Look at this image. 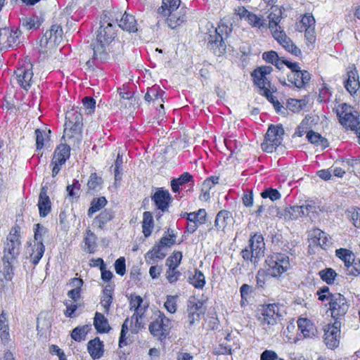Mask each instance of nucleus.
Here are the masks:
<instances>
[{"mask_svg":"<svg viewBox=\"0 0 360 360\" xmlns=\"http://www.w3.org/2000/svg\"><path fill=\"white\" fill-rule=\"evenodd\" d=\"M58 22H55L51 29L46 32L39 42V46L44 53H51L63 40V30L68 31L69 18L65 13H61Z\"/></svg>","mask_w":360,"mask_h":360,"instance_id":"1","label":"nucleus"},{"mask_svg":"<svg viewBox=\"0 0 360 360\" xmlns=\"http://www.w3.org/2000/svg\"><path fill=\"white\" fill-rule=\"evenodd\" d=\"M58 22H55L51 29L46 32L39 42V46L44 53H51L63 40V30L68 31L69 18L65 13H61Z\"/></svg>","mask_w":360,"mask_h":360,"instance_id":"2","label":"nucleus"},{"mask_svg":"<svg viewBox=\"0 0 360 360\" xmlns=\"http://www.w3.org/2000/svg\"><path fill=\"white\" fill-rule=\"evenodd\" d=\"M281 9L278 8H272V11L268 15L269 28L273 35V37L288 52L295 56L301 54L300 49L297 47L292 41L286 35L285 32L278 25L282 18Z\"/></svg>","mask_w":360,"mask_h":360,"instance_id":"3","label":"nucleus"},{"mask_svg":"<svg viewBox=\"0 0 360 360\" xmlns=\"http://www.w3.org/2000/svg\"><path fill=\"white\" fill-rule=\"evenodd\" d=\"M284 136V129L281 125H271L264 138V142L261 144L263 151L273 153L282 144Z\"/></svg>","mask_w":360,"mask_h":360,"instance_id":"4","label":"nucleus"},{"mask_svg":"<svg viewBox=\"0 0 360 360\" xmlns=\"http://www.w3.org/2000/svg\"><path fill=\"white\" fill-rule=\"evenodd\" d=\"M266 262L269 266L268 274L274 277L280 276L290 267L288 256L282 253H274L269 256Z\"/></svg>","mask_w":360,"mask_h":360,"instance_id":"5","label":"nucleus"},{"mask_svg":"<svg viewBox=\"0 0 360 360\" xmlns=\"http://www.w3.org/2000/svg\"><path fill=\"white\" fill-rule=\"evenodd\" d=\"M35 226L34 241L31 247L32 252L30 253V259L34 264H38L44 253L45 247L43 244L42 236L47 231L46 229L39 224H36Z\"/></svg>","mask_w":360,"mask_h":360,"instance_id":"6","label":"nucleus"},{"mask_svg":"<svg viewBox=\"0 0 360 360\" xmlns=\"http://www.w3.org/2000/svg\"><path fill=\"white\" fill-rule=\"evenodd\" d=\"M67 121L65 123L63 137H73L75 135H79L82 126V117L81 113L72 110L65 115Z\"/></svg>","mask_w":360,"mask_h":360,"instance_id":"7","label":"nucleus"},{"mask_svg":"<svg viewBox=\"0 0 360 360\" xmlns=\"http://www.w3.org/2000/svg\"><path fill=\"white\" fill-rule=\"evenodd\" d=\"M172 328V322L166 316L160 313L158 317L149 325V331L158 339L165 338Z\"/></svg>","mask_w":360,"mask_h":360,"instance_id":"8","label":"nucleus"},{"mask_svg":"<svg viewBox=\"0 0 360 360\" xmlns=\"http://www.w3.org/2000/svg\"><path fill=\"white\" fill-rule=\"evenodd\" d=\"M341 323L335 321L332 324L325 326L323 330V340L326 346L333 349L340 344Z\"/></svg>","mask_w":360,"mask_h":360,"instance_id":"9","label":"nucleus"},{"mask_svg":"<svg viewBox=\"0 0 360 360\" xmlns=\"http://www.w3.org/2000/svg\"><path fill=\"white\" fill-rule=\"evenodd\" d=\"M20 245L19 234L17 230H15L14 233L11 232L7 237V242L4 249V259L6 260L8 264L11 260L15 259L18 255Z\"/></svg>","mask_w":360,"mask_h":360,"instance_id":"10","label":"nucleus"},{"mask_svg":"<svg viewBox=\"0 0 360 360\" xmlns=\"http://www.w3.org/2000/svg\"><path fill=\"white\" fill-rule=\"evenodd\" d=\"M279 316L278 305L270 304L262 309L258 319L264 328L268 330L277 323Z\"/></svg>","mask_w":360,"mask_h":360,"instance_id":"11","label":"nucleus"},{"mask_svg":"<svg viewBox=\"0 0 360 360\" xmlns=\"http://www.w3.org/2000/svg\"><path fill=\"white\" fill-rule=\"evenodd\" d=\"M329 304L331 315L335 319L345 316L349 309L346 298L340 293L331 295Z\"/></svg>","mask_w":360,"mask_h":360,"instance_id":"12","label":"nucleus"},{"mask_svg":"<svg viewBox=\"0 0 360 360\" xmlns=\"http://www.w3.org/2000/svg\"><path fill=\"white\" fill-rule=\"evenodd\" d=\"M113 18L122 30L129 32H138L139 31L134 15L127 12L122 14V12L117 11L114 13Z\"/></svg>","mask_w":360,"mask_h":360,"instance_id":"13","label":"nucleus"},{"mask_svg":"<svg viewBox=\"0 0 360 360\" xmlns=\"http://www.w3.org/2000/svg\"><path fill=\"white\" fill-rule=\"evenodd\" d=\"M105 16L101 22V25L98 30L96 39L103 43L110 44L115 37V31L113 26V22H109L105 20Z\"/></svg>","mask_w":360,"mask_h":360,"instance_id":"14","label":"nucleus"},{"mask_svg":"<svg viewBox=\"0 0 360 360\" xmlns=\"http://www.w3.org/2000/svg\"><path fill=\"white\" fill-rule=\"evenodd\" d=\"M272 71L271 66H262L256 69L252 73L254 83L259 88V93L270 88V82L267 75Z\"/></svg>","mask_w":360,"mask_h":360,"instance_id":"15","label":"nucleus"},{"mask_svg":"<svg viewBox=\"0 0 360 360\" xmlns=\"http://www.w3.org/2000/svg\"><path fill=\"white\" fill-rule=\"evenodd\" d=\"M338 115L339 116L341 124L352 130L356 129L359 124L358 118L352 112L349 106L343 104L341 107V110H338Z\"/></svg>","mask_w":360,"mask_h":360,"instance_id":"16","label":"nucleus"},{"mask_svg":"<svg viewBox=\"0 0 360 360\" xmlns=\"http://www.w3.org/2000/svg\"><path fill=\"white\" fill-rule=\"evenodd\" d=\"M188 323L189 326L198 323L205 312V308L200 302L189 301L187 306Z\"/></svg>","mask_w":360,"mask_h":360,"instance_id":"17","label":"nucleus"},{"mask_svg":"<svg viewBox=\"0 0 360 360\" xmlns=\"http://www.w3.org/2000/svg\"><path fill=\"white\" fill-rule=\"evenodd\" d=\"M15 75L18 83L25 90H27L34 82L32 65H30L29 68H18L15 72Z\"/></svg>","mask_w":360,"mask_h":360,"instance_id":"18","label":"nucleus"},{"mask_svg":"<svg viewBox=\"0 0 360 360\" xmlns=\"http://www.w3.org/2000/svg\"><path fill=\"white\" fill-rule=\"evenodd\" d=\"M93 51V59H105L108 53L112 52V46L110 44L100 42L97 39L88 49L89 51Z\"/></svg>","mask_w":360,"mask_h":360,"instance_id":"19","label":"nucleus"},{"mask_svg":"<svg viewBox=\"0 0 360 360\" xmlns=\"http://www.w3.org/2000/svg\"><path fill=\"white\" fill-rule=\"evenodd\" d=\"M311 243L326 249L331 244L330 239L327 234L319 229H314L309 233Z\"/></svg>","mask_w":360,"mask_h":360,"instance_id":"20","label":"nucleus"},{"mask_svg":"<svg viewBox=\"0 0 360 360\" xmlns=\"http://www.w3.org/2000/svg\"><path fill=\"white\" fill-rule=\"evenodd\" d=\"M311 75L307 70L292 72L288 76V81L297 88H302L309 82Z\"/></svg>","mask_w":360,"mask_h":360,"instance_id":"21","label":"nucleus"},{"mask_svg":"<svg viewBox=\"0 0 360 360\" xmlns=\"http://www.w3.org/2000/svg\"><path fill=\"white\" fill-rule=\"evenodd\" d=\"M143 299L141 296L136 295H131L129 300L130 310H134V314L131 316V321L134 320L136 323L139 322V319L141 318L144 313V309L141 307Z\"/></svg>","mask_w":360,"mask_h":360,"instance_id":"22","label":"nucleus"},{"mask_svg":"<svg viewBox=\"0 0 360 360\" xmlns=\"http://www.w3.org/2000/svg\"><path fill=\"white\" fill-rule=\"evenodd\" d=\"M297 326L304 338H312L317 334V329L314 324L308 319L300 318Z\"/></svg>","mask_w":360,"mask_h":360,"instance_id":"23","label":"nucleus"},{"mask_svg":"<svg viewBox=\"0 0 360 360\" xmlns=\"http://www.w3.org/2000/svg\"><path fill=\"white\" fill-rule=\"evenodd\" d=\"M162 245L155 244L152 250H149L145 255V259L148 264H154L157 260L164 259L167 252L163 250Z\"/></svg>","mask_w":360,"mask_h":360,"instance_id":"24","label":"nucleus"},{"mask_svg":"<svg viewBox=\"0 0 360 360\" xmlns=\"http://www.w3.org/2000/svg\"><path fill=\"white\" fill-rule=\"evenodd\" d=\"M164 17L166 18L168 26L172 29H174L186 20V11L181 8Z\"/></svg>","mask_w":360,"mask_h":360,"instance_id":"25","label":"nucleus"},{"mask_svg":"<svg viewBox=\"0 0 360 360\" xmlns=\"http://www.w3.org/2000/svg\"><path fill=\"white\" fill-rule=\"evenodd\" d=\"M153 200L158 208L165 212L170 202L171 196L167 191L158 190L153 196Z\"/></svg>","mask_w":360,"mask_h":360,"instance_id":"26","label":"nucleus"},{"mask_svg":"<svg viewBox=\"0 0 360 360\" xmlns=\"http://www.w3.org/2000/svg\"><path fill=\"white\" fill-rule=\"evenodd\" d=\"M38 207L41 217H46L51 211V201L47 195V188L45 186L41 188Z\"/></svg>","mask_w":360,"mask_h":360,"instance_id":"27","label":"nucleus"},{"mask_svg":"<svg viewBox=\"0 0 360 360\" xmlns=\"http://www.w3.org/2000/svg\"><path fill=\"white\" fill-rule=\"evenodd\" d=\"M233 217L226 210H221L217 215L214 226L218 230L224 231L229 226L233 224Z\"/></svg>","mask_w":360,"mask_h":360,"instance_id":"28","label":"nucleus"},{"mask_svg":"<svg viewBox=\"0 0 360 360\" xmlns=\"http://www.w3.org/2000/svg\"><path fill=\"white\" fill-rule=\"evenodd\" d=\"M88 352L94 359H99L103 355L104 345L98 338L90 340L87 345Z\"/></svg>","mask_w":360,"mask_h":360,"instance_id":"29","label":"nucleus"},{"mask_svg":"<svg viewBox=\"0 0 360 360\" xmlns=\"http://www.w3.org/2000/svg\"><path fill=\"white\" fill-rule=\"evenodd\" d=\"M224 26L219 25L217 28L214 30L213 34H210L208 37V44L211 49L218 48L219 51L222 49L223 51L225 49V44L223 41V37H221L220 32L223 31Z\"/></svg>","mask_w":360,"mask_h":360,"instance_id":"30","label":"nucleus"},{"mask_svg":"<svg viewBox=\"0 0 360 360\" xmlns=\"http://www.w3.org/2000/svg\"><path fill=\"white\" fill-rule=\"evenodd\" d=\"M180 0H162V6L158 8V13L163 17L179 9Z\"/></svg>","mask_w":360,"mask_h":360,"instance_id":"31","label":"nucleus"},{"mask_svg":"<svg viewBox=\"0 0 360 360\" xmlns=\"http://www.w3.org/2000/svg\"><path fill=\"white\" fill-rule=\"evenodd\" d=\"M163 95V91H158L156 88L153 87L148 89L146 94L144 96V99L148 103L153 101V103L158 104L160 109L164 111L163 103H160V101L164 102Z\"/></svg>","mask_w":360,"mask_h":360,"instance_id":"32","label":"nucleus"},{"mask_svg":"<svg viewBox=\"0 0 360 360\" xmlns=\"http://www.w3.org/2000/svg\"><path fill=\"white\" fill-rule=\"evenodd\" d=\"M249 248L253 250L254 255L263 256L264 243L262 236L259 234L254 235L250 239Z\"/></svg>","mask_w":360,"mask_h":360,"instance_id":"33","label":"nucleus"},{"mask_svg":"<svg viewBox=\"0 0 360 360\" xmlns=\"http://www.w3.org/2000/svg\"><path fill=\"white\" fill-rule=\"evenodd\" d=\"M348 78L345 83V88L351 94H354L360 86L359 76L356 70H350L347 73Z\"/></svg>","mask_w":360,"mask_h":360,"instance_id":"34","label":"nucleus"},{"mask_svg":"<svg viewBox=\"0 0 360 360\" xmlns=\"http://www.w3.org/2000/svg\"><path fill=\"white\" fill-rule=\"evenodd\" d=\"M70 148L65 144H60L57 147L54 152L53 162H58L64 164L68 158L70 157Z\"/></svg>","mask_w":360,"mask_h":360,"instance_id":"35","label":"nucleus"},{"mask_svg":"<svg viewBox=\"0 0 360 360\" xmlns=\"http://www.w3.org/2000/svg\"><path fill=\"white\" fill-rule=\"evenodd\" d=\"M246 20L252 27L257 28L261 31L267 30L266 20L260 15H258L251 12Z\"/></svg>","mask_w":360,"mask_h":360,"instance_id":"36","label":"nucleus"},{"mask_svg":"<svg viewBox=\"0 0 360 360\" xmlns=\"http://www.w3.org/2000/svg\"><path fill=\"white\" fill-rule=\"evenodd\" d=\"M94 325L99 333H106L110 330L107 319L99 312H96L95 314Z\"/></svg>","mask_w":360,"mask_h":360,"instance_id":"37","label":"nucleus"},{"mask_svg":"<svg viewBox=\"0 0 360 360\" xmlns=\"http://www.w3.org/2000/svg\"><path fill=\"white\" fill-rule=\"evenodd\" d=\"M41 24L40 19L37 16L26 17L21 20V27L25 31L38 29Z\"/></svg>","mask_w":360,"mask_h":360,"instance_id":"38","label":"nucleus"},{"mask_svg":"<svg viewBox=\"0 0 360 360\" xmlns=\"http://www.w3.org/2000/svg\"><path fill=\"white\" fill-rule=\"evenodd\" d=\"M315 20L313 15L310 14L304 15L302 20L297 23V30L299 32H302L304 30H307L310 28H314Z\"/></svg>","mask_w":360,"mask_h":360,"instance_id":"39","label":"nucleus"},{"mask_svg":"<svg viewBox=\"0 0 360 360\" xmlns=\"http://www.w3.org/2000/svg\"><path fill=\"white\" fill-rule=\"evenodd\" d=\"M335 255L338 258L344 262L345 265L347 267L352 266V263H354V255L352 251L347 249H338L335 251Z\"/></svg>","mask_w":360,"mask_h":360,"instance_id":"40","label":"nucleus"},{"mask_svg":"<svg viewBox=\"0 0 360 360\" xmlns=\"http://www.w3.org/2000/svg\"><path fill=\"white\" fill-rule=\"evenodd\" d=\"M142 228L144 236L148 237L153 229V218L150 212H143Z\"/></svg>","mask_w":360,"mask_h":360,"instance_id":"41","label":"nucleus"},{"mask_svg":"<svg viewBox=\"0 0 360 360\" xmlns=\"http://www.w3.org/2000/svg\"><path fill=\"white\" fill-rule=\"evenodd\" d=\"M50 132V131L46 132L44 130H40L39 129L35 130L36 147L37 150L42 149L46 145L49 139V134Z\"/></svg>","mask_w":360,"mask_h":360,"instance_id":"42","label":"nucleus"},{"mask_svg":"<svg viewBox=\"0 0 360 360\" xmlns=\"http://www.w3.org/2000/svg\"><path fill=\"white\" fill-rule=\"evenodd\" d=\"M120 99L118 105L120 108H127V104H129V110H135V105L138 104L136 98L132 96H129L128 94L121 93L120 94Z\"/></svg>","mask_w":360,"mask_h":360,"instance_id":"43","label":"nucleus"},{"mask_svg":"<svg viewBox=\"0 0 360 360\" xmlns=\"http://www.w3.org/2000/svg\"><path fill=\"white\" fill-rule=\"evenodd\" d=\"M192 178V176L188 173L184 172L178 179H174L171 181V187L173 192L176 193L180 191V186L188 182Z\"/></svg>","mask_w":360,"mask_h":360,"instance_id":"44","label":"nucleus"},{"mask_svg":"<svg viewBox=\"0 0 360 360\" xmlns=\"http://www.w3.org/2000/svg\"><path fill=\"white\" fill-rule=\"evenodd\" d=\"M96 235L91 232L90 230L86 231L85 237H84V243H85V250L89 252L92 253L95 251L96 248Z\"/></svg>","mask_w":360,"mask_h":360,"instance_id":"45","label":"nucleus"},{"mask_svg":"<svg viewBox=\"0 0 360 360\" xmlns=\"http://www.w3.org/2000/svg\"><path fill=\"white\" fill-rule=\"evenodd\" d=\"M307 137L311 143L321 146L323 148H326L328 146V140L316 132L309 131L307 132Z\"/></svg>","mask_w":360,"mask_h":360,"instance_id":"46","label":"nucleus"},{"mask_svg":"<svg viewBox=\"0 0 360 360\" xmlns=\"http://www.w3.org/2000/svg\"><path fill=\"white\" fill-rule=\"evenodd\" d=\"M185 215L187 220L193 221L200 225L205 221L207 212L205 210L200 209L197 212L186 213Z\"/></svg>","mask_w":360,"mask_h":360,"instance_id":"47","label":"nucleus"},{"mask_svg":"<svg viewBox=\"0 0 360 360\" xmlns=\"http://www.w3.org/2000/svg\"><path fill=\"white\" fill-rule=\"evenodd\" d=\"M89 329L90 326L89 325L76 327L72 331L71 337L73 340L77 342L84 340Z\"/></svg>","mask_w":360,"mask_h":360,"instance_id":"48","label":"nucleus"},{"mask_svg":"<svg viewBox=\"0 0 360 360\" xmlns=\"http://www.w3.org/2000/svg\"><path fill=\"white\" fill-rule=\"evenodd\" d=\"M176 236L174 233L173 231H168L165 232V234L160 238L158 244L162 247L170 248L175 243Z\"/></svg>","mask_w":360,"mask_h":360,"instance_id":"49","label":"nucleus"},{"mask_svg":"<svg viewBox=\"0 0 360 360\" xmlns=\"http://www.w3.org/2000/svg\"><path fill=\"white\" fill-rule=\"evenodd\" d=\"M304 216L302 206H292L285 210V217L291 220L297 219L299 217Z\"/></svg>","mask_w":360,"mask_h":360,"instance_id":"50","label":"nucleus"},{"mask_svg":"<svg viewBox=\"0 0 360 360\" xmlns=\"http://www.w3.org/2000/svg\"><path fill=\"white\" fill-rule=\"evenodd\" d=\"M107 203V200L104 197H100L97 199H94L91 203V207L88 210V215L91 216L92 214L99 211Z\"/></svg>","mask_w":360,"mask_h":360,"instance_id":"51","label":"nucleus"},{"mask_svg":"<svg viewBox=\"0 0 360 360\" xmlns=\"http://www.w3.org/2000/svg\"><path fill=\"white\" fill-rule=\"evenodd\" d=\"M260 94L265 96L266 98L273 104L277 112L283 113V110H285L284 108L281 105L280 102L276 99L269 89L264 90V91L260 92Z\"/></svg>","mask_w":360,"mask_h":360,"instance_id":"52","label":"nucleus"},{"mask_svg":"<svg viewBox=\"0 0 360 360\" xmlns=\"http://www.w3.org/2000/svg\"><path fill=\"white\" fill-rule=\"evenodd\" d=\"M319 274L321 278L328 284L333 283L337 276L336 272L331 268L321 270L319 271Z\"/></svg>","mask_w":360,"mask_h":360,"instance_id":"53","label":"nucleus"},{"mask_svg":"<svg viewBox=\"0 0 360 360\" xmlns=\"http://www.w3.org/2000/svg\"><path fill=\"white\" fill-rule=\"evenodd\" d=\"M182 259L181 252H174L166 260V265L169 268L176 269L181 263Z\"/></svg>","mask_w":360,"mask_h":360,"instance_id":"54","label":"nucleus"},{"mask_svg":"<svg viewBox=\"0 0 360 360\" xmlns=\"http://www.w3.org/2000/svg\"><path fill=\"white\" fill-rule=\"evenodd\" d=\"M191 283L198 288H202L205 283V276L200 271H195L192 278H190Z\"/></svg>","mask_w":360,"mask_h":360,"instance_id":"55","label":"nucleus"},{"mask_svg":"<svg viewBox=\"0 0 360 360\" xmlns=\"http://www.w3.org/2000/svg\"><path fill=\"white\" fill-rule=\"evenodd\" d=\"M178 296L174 295H167L166 301L164 304L165 308L167 309V311L171 314H174L176 312L177 309V301Z\"/></svg>","mask_w":360,"mask_h":360,"instance_id":"56","label":"nucleus"},{"mask_svg":"<svg viewBox=\"0 0 360 360\" xmlns=\"http://www.w3.org/2000/svg\"><path fill=\"white\" fill-rule=\"evenodd\" d=\"M252 287L248 284H243L240 289L241 301L240 306L242 307L246 306L248 303V300L250 297V294L252 293Z\"/></svg>","mask_w":360,"mask_h":360,"instance_id":"57","label":"nucleus"},{"mask_svg":"<svg viewBox=\"0 0 360 360\" xmlns=\"http://www.w3.org/2000/svg\"><path fill=\"white\" fill-rule=\"evenodd\" d=\"M112 216L110 212L105 210L100 213L98 217L95 219V224L99 227L102 228L108 221L112 219Z\"/></svg>","mask_w":360,"mask_h":360,"instance_id":"58","label":"nucleus"},{"mask_svg":"<svg viewBox=\"0 0 360 360\" xmlns=\"http://www.w3.org/2000/svg\"><path fill=\"white\" fill-rule=\"evenodd\" d=\"M305 105V101L303 100L290 99L288 102V108L292 112L300 111Z\"/></svg>","mask_w":360,"mask_h":360,"instance_id":"59","label":"nucleus"},{"mask_svg":"<svg viewBox=\"0 0 360 360\" xmlns=\"http://www.w3.org/2000/svg\"><path fill=\"white\" fill-rule=\"evenodd\" d=\"M261 195L263 198H269L272 201L278 200L281 197V193L276 189L273 188L264 190Z\"/></svg>","mask_w":360,"mask_h":360,"instance_id":"60","label":"nucleus"},{"mask_svg":"<svg viewBox=\"0 0 360 360\" xmlns=\"http://www.w3.org/2000/svg\"><path fill=\"white\" fill-rule=\"evenodd\" d=\"M84 110L88 114H91L96 108V101L91 97H84L82 99Z\"/></svg>","mask_w":360,"mask_h":360,"instance_id":"61","label":"nucleus"},{"mask_svg":"<svg viewBox=\"0 0 360 360\" xmlns=\"http://www.w3.org/2000/svg\"><path fill=\"white\" fill-rule=\"evenodd\" d=\"M22 34V31L20 30H16L14 32H11L10 33L9 37L7 38V43L9 46L17 45L20 43V36Z\"/></svg>","mask_w":360,"mask_h":360,"instance_id":"62","label":"nucleus"},{"mask_svg":"<svg viewBox=\"0 0 360 360\" xmlns=\"http://www.w3.org/2000/svg\"><path fill=\"white\" fill-rule=\"evenodd\" d=\"M263 59L265 60L268 63H271L272 64H275L277 68H280L278 64V55L276 52L274 51L265 52L263 53Z\"/></svg>","mask_w":360,"mask_h":360,"instance_id":"63","label":"nucleus"},{"mask_svg":"<svg viewBox=\"0 0 360 360\" xmlns=\"http://www.w3.org/2000/svg\"><path fill=\"white\" fill-rule=\"evenodd\" d=\"M349 217L354 226L360 229V208L349 212Z\"/></svg>","mask_w":360,"mask_h":360,"instance_id":"64","label":"nucleus"}]
</instances>
